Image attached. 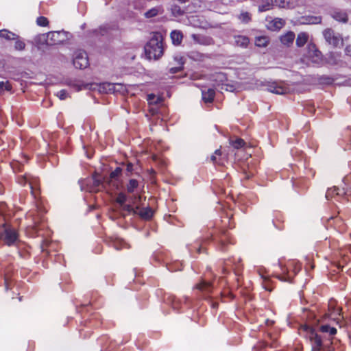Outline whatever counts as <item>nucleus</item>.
Listing matches in <instances>:
<instances>
[{"mask_svg":"<svg viewBox=\"0 0 351 351\" xmlns=\"http://www.w3.org/2000/svg\"><path fill=\"white\" fill-rule=\"evenodd\" d=\"M0 241L8 246L16 245L20 241L18 231L5 222L0 226Z\"/></svg>","mask_w":351,"mask_h":351,"instance_id":"obj_2","label":"nucleus"},{"mask_svg":"<svg viewBox=\"0 0 351 351\" xmlns=\"http://www.w3.org/2000/svg\"><path fill=\"white\" fill-rule=\"evenodd\" d=\"M122 169L119 167L112 171L109 177V182H117L122 173Z\"/></svg>","mask_w":351,"mask_h":351,"instance_id":"obj_25","label":"nucleus"},{"mask_svg":"<svg viewBox=\"0 0 351 351\" xmlns=\"http://www.w3.org/2000/svg\"><path fill=\"white\" fill-rule=\"evenodd\" d=\"M345 53L346 55L351 56V45H348L346 47Z\"/></svg>","mask_w":351,"mask_h":351,"instance_id":"obj_48","label":"nucleus"},{"mask_svg":"<svg viewBox=\"0 0 351 351\" xmlns=\"http://www.w3.org/2000/svg\"><path fill=\"white\" fill-rule=\"evenodd\" d=\"M295 39V34L294 32L289 31L287 32L285 34L280 36V42L287 47H289L293 44V40Z\"/></svg>","mask_w":351,"mask_h":351,"instance_id":"obj_13","label":"nucleus"},{"mask_svg":"<svg viewBox=\"0 0 351 351\" xmlns=\"http://www.w3.org/2000/svg\"><path fill=\"white\" fill-rule=\"evenodd\" d=\"M275 5H278L280 8H286L288 6V1L287 0H276V3H275Z\"/></svg>","mask_w":351,"mask_h":351,"instance_id":"obj_43","label":"nucleus"},{"mask_svg":"<svg viewBox=\"0 0 351 351\" xmlns=\"http://www.w3.org/2000/svg\"><path fill=\"white\" fill-rule=\"evenodd\" d=\"M302 329L306 332V337L309 339L312 345L313 351H319L322 348V340L315 330L308 325H304Z\"/></svg>","mask_w":351,"mask_h":351,"instance_id":"obj_3","label":"nucleus"},{"mask_svg":"<svg viewBox=\"0 0 351 351\" xmlns=\"http://www.w3.org/2000/svg\"><path fill=\"white\" fill-rule=\"evenodd\" d=\"M145 52L148 59L158 60L164 52L163 38L160 34L156 33L145 46Z\"/></svg>","mask_w":351,"mask_h":351,"instance_id":"obj_1","label":"nucleus"},{"mask_svg":"<svg viewBox=\"0 0 351 351\" xmlns=\"http://www.w3.org/2000/svg\"><path fill=\"white\" fill-rule=\"evenodd\" d=\"M230 143L236 149H239L245 145L244 141L240 138H237L235 141H230Z\"/></svg>","mask_w":351,"mask_h":351,"instance_id":"obj_33","label":"nucleus"},{"mask_svg":"<svg viewBox=\"0 0 351 351\" xmlns=\"http://www.w3.org/2000/svg\"><path fill=\"white\" fill-rule=\"evenodd\" d=\"M171 38L173 45H179L182 43L183 34L180 31L173 30L171 33Z\"/></svg>","mask_w":351,"mask_h":351,"instance_id":"obj_19","label":"nucleus"},{"mask_svg":"<svg viewBox=\"0 0 351 351\" xmlns=\"http://www.w3.org/2000/svg\"><path fill=\"white\" fill-rule=\"evenodd\" d=\"M202 100L205 103H211L215 97V91L213 88H208L202 90Z\"/></svg>","mask_w":351,"mask_h":351,"instance_id":"obj_14","label":"nucleus"},{"mask_svg":"<svg viewBox=\"0 0 351 351\" xmlns=\"http://www.w3.org/2000/svg\"><path fill=\"white\" fill-rule=\"evenodd\" d=\"M152 97H154V95H149V99H152Z\"/></svg>","mask_w":351,"mask_h":351,"instance_id":"obj_59","label":"nucleus"},{"mask_svg":"<svg viewBox=\"0 0 351 351\" xmlns=\"http://www.w3.org/2000/svg\"><path fill=\"white\" fill-rule=\"evenodd\" d=\"M122 210L127 212L128 213H132L133 215H136L137 213V210L139 209L138 206L134 208L130 204H125L121 206Z\"/></svg>","mask_w":351,"mask_h":351,"instance_id":"obj_28","label":"nucleus"},{"mask_svg":"<svg viewBox=\"0 0 351 351\" xmlns=\"http://www.w3.org/2000/svg\"><path fill=\"white\" fill-rule=\"evenodd\" d=\"M330 16L335 21L341 23H347L348 21V16L346 11L335 9L331 11Z\"/></svg>","mask_w":351,"mask_h":351,"instance_id":"obj_9","label":"nucleus"},{"mask_svg":"<svg viewBox=\"0 0 351 351\" xmlns=\"http://www.w3.org/2000/svg\"><path fill=\"white\" fill-rule=\"evenodd\" d=\"M319 330L324 333H328L330 336H333L337 333V329L334 327H331L328 324L322 325L319 327Z\"/></svg>","mask_w":351,"mask_h":351,"instance_id":"obj_26","label":"nucleus"},{"mask_svg":"<svg viewBox=\"0 0 351 351\" xmlns=\"http://www.w3.org/2000/svg\"><path fill=\"white\" fill-rule=\"evenodd\" d=\"M138 186V182L135 179H130L126 185V191L129 193H133Z\"/></svg>","mask_w":351,"mask_h":351,"instance_id":"obj_24","label":"nucleus"},{"mask_svg":"<svg viewBox=\"0 0 351 351\" xmlns=\"http://www.w3.org/2000/svg\"><path fill=\"white\" fill-rule=\"evenodd\" d=\"M308 54L312 58H315L316 60L315 62H317L322 59V53L319 51L315 45L313 43H310L308 45Z\"/></svg>","mask_w":351,"mask_h":351,"instance_id":"obj_15","label":"nucleus"},{"mask_svg":"<svg viewBox=\"0 0 351 351\" xmlns=\"http://www.w3.org/2000/svg\"><path fill=\"white\" fill-rule=\"evenodd\" d=\"M90 182H92V186L90 188V191L97 190L103 184L101 177L97 173L93 174L91 180H88L86 184H89Z\"/></svg>","mask_w":351,"mask_h":351,"instance_id":"obj_12","label":"nucleus"},{"mask_svg":"<svg viewBox=\"0 0 351 351\" xmlns=\"http://www.w3.org/2000/svg\"><path fill=\"white\" fill-rule=\"evenodd\" d=\"M335 56H336L335 53H330V56L328 57V62L329 63H331V64H337V61L336 60Z\"/></svg>","mask_w":351,"mask_h":351,"instance_id":"obj_45","label":"nucleus"},{"mask_svg":"<svg viewBox=\"0 0 351 351\" xmlns=\"http://www.w3.org/2000/svg\"><path fill=\"white\" fill-rule=\"evenodd\" d=\"M190 58H193V59H195L196 57L195 56H193V54L191 53V55L189 56Z\"/></svg>","mask_w":351,"mask_h":351,"instance_id":"obj_55","label":"nucleus"},{"mask_svg":"<svg viewBox=\"0 0 351 351\" xmlns=\"http://www.w3.org/2000/svg\"><path fill=\"white\" fill-rule=\"evenodd\" d=\"M221 152L220 149H217L215 152V154L216 155H221Z\"/></svg>","mask_w":351,"mask_h":351,"instance_id":"obj_52","label":"nucleus"},{"mask_svg":"<svg viewBox=\"0 0 351 351\" xmlns=\"http://www.w3.org/2000/svg\"><path fill=\"white\" fill-rule=\"evenodd\" d=\"M73 63L76 69H86L89 65L87 53L84 51H77L74 55Z\"/></svg>","mask_w":351,"mask_h":351,"instance_id":"obj_5","label":"nucleus"},{"mask_svg":"<svg viewBox=\"0 0 351 351\" xmlns=\"http://www.w3.org/2000/svg\"><path fill=\"white\" fill-rule=\"evenodd\" d=\"M197 252H198L199 253H200V252H201V247H199L197 248Z\"/></svg>","mask_w":351,"mask_h":351,"instance_id":"obj_61","label":"nucleus"},{"mask_svg":"<svg viewBox=\"0 0 351 351\" xmlns=\"http://www.w3.org/2000/svg\"><path fill=\"white\" fill-rule=\"evenodd\" d=\"M322 22V17L319 16H306L302 17V23L304 24H319Z\"/></svg>","mask_w":351,"mask_h":351,"instance_id":"obj_20","label":"nucleus"},{"mask_svg":"<svg viewBox=\"0 0 351 351\" xmlns=\"http://www.w3.org/2000/svg\"><path fill=\"white\" fill-rule=\"evenodd\" d=\"M19 182L21 184H25L27 183L29 184V188L31 189V193L32 195L36 198V191L37 189L38 184V180L37 178L34 177L31 175H25L23 176H21L19 178Z\"/></svg>","mask_w":351,"mask_h":351,"instance_id":"obj_6","label":"nucleus"},{"mask_svg":"<svg viewBox=\"0 0 351 351\" xmlns=\"http://www.w3.org/2000/svg\"><path fill=\"white\" fill-rule=\"evenodd\" d=\"M173 308H176L177 307L176 306V305H175V304H173Z\"/></svg>","mask_w":351,"mask_h":351,"instance_id":"obj_64","label":"nucleus"},{"mask_svg":"<svg viewBox=\"0 0 351 351\" xmlns=\"http://www.w3.org/2000/svg\"><path fill=\"white\" fill-rule=\"evenodd\" d=\"M171 12L173 16L177 17L184 14L185 12L178 5H172Z\"/></svg>","mask_w":351,"mask_h":351,"instance_id":"obj_27","label":"nucleus"},{"mask_svg":"<svg viewBox=\"0 0 351 351\" xmlns=\"http://www.w3.org/2000/svg\"><path fill=\"white\" fill-rule=\"evenodd\" d=\"M114 86H115L114 84L106 83V82L102 83V84H99V91L104 92L106 93L114 92Z\"/></svg>","mask_w":351,"mask_h":351,"instance_id":"obj_23","label":"nucleus"},{"mask_svg":"<svg viewBox=\"0 0 351 351\" xmlns=\"http://www.w3.org/2000/svg\"><path fill=\"white\" fill-rule=\"evenodd\" d=\"M133 171V165L130 162L128 163L126 165V172H127V176H129V173H132Z\"/></svg>","mask_w":351,"mask_h":351,"instance_id":"obj_47","label":"nucleus"},{"mask_svg":"<svg viewBox=\"0 0 351 351\" xmlns=\"http://www.w3.org/2000/svg\"><path fill=\"white\" fill-rule=\"evenodd\" d=\"M308 35L306 32H300L298 34L297 38H296V45L298 47H303L308 41Z\"/></svg>","mask_w":351,"mask_h":351,"instance_id":"obj_21","label":"nucleus"},{"mask_svg":"<svg viewBox=\"0 0 351 351\" xmlns=\"http://www.w3.org/2000/svg\"><path fill=\"white\" fill-rule=\"evenodd\" d=\"M267 43L268 40L265 36H259L256 38L255 44L258 47H266Z\"/></svg>","mask_w":351,"mask_h":351,"instance_id":"obj_32","label":"nucleus"},{"mask_svg":"<svg viewBox=\"0 0 351 351\" xmlns=\"http://www.w3.org/2000/svg\"><path fill=\"white\" fill-rule=\"evenodd\" d=\"M210 159H211V160H212L213 162H215V161H216V156H214V155H213V156H211Z\"/></svg>","mask_w":351,"mask_h":351,"instance_id":"obj_53","label":"nucleus"},{"mask_svg":"<svg viewBox=\"0 0 351 351\" xmlns=\"http://www.w3.org/2000/svg\"><path fill=\"white\" fill-rule=\"evenodd\" d=\"M211 287L210 283L207 282H202V283L197 285V288L200 290L207 291L209 290Z\"/></svg>","mask_w":351,"mask_h":351,"instance_id":"obj_39","label":"nucleus"},{"mask_svg":"<svg viewBox=\"0 0 351 351\" xmlns=\"http://www.w3.org/2000/svg\"><path fill=\"white\" fill-rule=\"evenodd\" d=\"M234 41L237 46L241 47H246L250 43V40L247 36L240 35L234 37Z\"/></svg>","mask_w":351,"mask_h":351,"instance_id":"obj_22","label":"nucleus"},{"mask_svg":"<svg viewBox=\"0 0 351 351\" xmlns=\"http://www.w3.org/2000/svg\"><path fill=\"white\" fill-rule=\"evenodd\" d=\"M152 97H154V95H149V99H152Z\"/></svg>","mask_w":351,"mask_h":351,"instance_id":"obj_58","label":"nucleus"},{"mask_svg":"<svg viewBox=\"0 0 351 351\" xmlns=\"http://www.w3.org/2000/svg\"><path fill=\"white\" fill-rule=\"evenodd\" d=\"M12 86L8 82H0V90H10Z\"/></svg>","mask_w":351,"mask_h":351,"instance_id":"obj_42","label":"nucleus"},{"mask_svg":"<svg viewBox=\"0 0 351 351\" xmlns=\"http://www.w3.org/2000/svg\"><path fill=\"white\" fill-rule=\"evenodd\" d=\"M36 23L39 26L45 27L48 25L49 21L45 16H39L37 18Z\"/></svg>","mask_w":351,"mask_h":351,"instance_id":"obj_37","label":"nucleus"},{"mask_svg":"<svg viewBox=\"0 0 351 351\" xmlns=\"http://www.w3.org/2000/svg\"><path fill=\"white\" fill-rule=\"evenodd\" d=\"M84 180H79V184L80 185V188H81L82 191L84 190V185H83L84 184Z\"/></svg>","mask_w":351,"mask_h":351,"instance_id":"obj_50","label":"nucleus"},{"mask_svg":"<svg viewBox=\"0 0 351 351\" xmlns=\"http://www.w3.org/2000/svg\"><path fill=\"white\" fill-rule=\"evenodd\" d=\"M60 99L64 100L68 97V93L66 90L62 89L58 91L56 95Z\"/></svg>","mask_w":351,"mask_h":351,"instance_id":"obj_40","label":"nucleus"},{"mask_svg":"<svg viewBox=\"0 0 351 351\" xmlns=\"http://www.w3.org/2000/svg\"><path fill=\"white\" fill-rule=\"evenodd\" d=\"M68 85L75 88L77 91L81 90L82 88H88V84H80L75 81H70Z\"/></svg>","mask_w":351,"mask_h":351,"instance_id":"obj_29","label":"nucleus"},{"mask_svg":"<svg viewBox=\"0 0 351 351\" xmlns=\"http://www.w3.org/2000/svg\"><path fill=\"white\" fill-rule=\"evenodd\" d=\"M238 18L241 22L244 23H249L252 19L251 14L249 13L248 12H241L238 16Z\"/></svg>","mask_w":351,"mask_h":351,"instance_id":"obj_31","label":"nucleus"},{"mask_svg":"<svg viewBox=\"0 0 351 351\" xmlns=\"http://www.w3.org/2000/svg\"><path fill=\"white\" fill-rule=\"evenodd\" d=\"M217 306H218V303L217 302H212V307L213 308H217Z\"/></svg>","mask_w":351,"mask_h":351,"instance_id":"obj_51","label":"nucleus"},{"mask_svg":"<svg viewBox=\"0 0 351 351\" xmlns=\"http://www.w3.org/2000/svg\"><path fill=\"white\" fill-rule=\"evenodd\" d=\"M164 12L161 6H156L154 8H152L147 10L144 16L147 19L152 18L158 14H161Z\"/></svg>","mask_w":351,"mask_h":351,"instance_id":"obj_16","label":"nucleus"},{"mask_svg":"<svg viewBox=\"0 0 351 351\" xmlns=\"http://www.w3.org/2000/svg\"><path fill=\"white\" fill-rule=\"evenodd\" d=\"M182 69V66H181L171 67L169 69V73L171 74H174V73H176L180 71Z\"/></svg>","mask_w":351,"mask_h":351,"instance_id":"obj_46","label":"nucleus"},{"mask_svg":"<svg viewBox=\"0 0 351 351\" xmlns=\"http://www.w3.org/2000/svg\"><path fill=\"white\" fill-rule=\"evenodd\" d=\"M338 222H341L340 219H336V223H337Z\"/></svg>","mask_w":351,"mask_h":351,"instance_id":"obj_56","label":"nucleus"},{"mask_svg":"<svg viewBox=\"0 0 351 351\" xmlns=\"http://www.w3.org/2000/svg\"><path fill=\"white\" fill-rule=\"evenodd\" d=\"M325 40L330 45L337 47L340 43V38L336 36L334 31L331 29H326L323 32Z\"/></svg>","mask_w":351,"mask_h":351,"instance_id":"obj_8","label":"nucleus"},{"mask_svg":"<svg viewBox=\"0 0 351 351\" xmlns=\"http://www.w3.org/2000/svg\"><path fill=\"white\" fill-rule=\"evenodd\" d=\"M213 80L219 81L220 82H223L226 80V75L223 73H218L213 75Z\"/></svg>","mask_w":351,"mask_h":351,"instance_id":"obj_38","label":"nucleus"},{"mask_svg":"<svg viewBox=\"0 0 351 351\" xmlns=\"http://www.w3.org/2000/svg\"><path fill=\"white\" fill-rule=\"evenodd\" d=\"M327 351H333V350L332 348H329Z\"/></svg>","mask_w":351,"mask_h":351,"instance_id":"obj_62","label":"nucleus"},{"mask_svg":"<svg viewBox=\"0 0 351 351\" xmlns=\"http://www.w3.org/2000/svg\"><path fill=\"white\" fill-rule=\"evenodd\" d=\"M339 190L338 189L334 187L332 189H328L326 193V198L327 199H330V198L333 197L334 194L339 195V192H337V191Z\"/></svg>","mask_w":351,"mask_h":351,"instance_id":"obj_36","label":"nucleus"},{"mask_svg":"<svg viewBox=\"0 0 351 351\" xmlns=\"http://www.w3.org/2000/svg\"><path fill=\"white\" fill-rule=\"evenodd\" d=\"M5 285L6 290H8L9 289L10 282L7 275H5Z\"/></svg>","mask_w":351,"mask_h":351,"instance_id":"obj_49","label":"nucleus"},{"mask_svg":"<svg viewBox=\"0 0 351 351\" xmlns=\"http://www.w3.org/2000/svg\"><path fill=\"white\" fill-rule=\"evenodd\" d=\"M123 245H125V243L121 240H116L112 243V246L117 250H121Z\"/></svg>","mask_w":351,"mask_h":351,"instance_id":"obj_41","label":"nucleus"},{"mask_svg":"<svg viewBox=\"0 0 351 351\" xmlns=\"http://www.w3.org/2000/svg\"><path fill=\"white\" fill-rule=\"evenodd\" d=\"M285 23V21L282 19L276 18L269 23V29L273 31L280 29Z\"/></svg>","mask_w":351,"mask_h":351,"instance_id":"obj_18","label":"nucleus"},{"mask_svg":"<svg viewBox=\"0 0 351 351\" xmlns=\"http://www.w3.org/2000/svg\"><path fill=\"white\" fill-rule=\"evenodd\" d=\"M195 56L197 57V58L200 56V55H199L198 53L195 54Z\"/></svg>","mask_w":351,"mask_h":351,"instance_id":"obj_63","label":"nucleus"},{"mask_svg":"<svg viewBox=\"0 0 351 351\" xmlns=\"http://www.w3.org/2000/svg\"><path fill=\"white\" fill-rule=\"evenodd\" d=\"M68 38V33L64 31L51 32L47 34V40L51 41V45L62 43Z\"/></svg>","mask_w":351,"mask_h":351,"instance_id":"obj_7","label":"nucleus"},{"mask_svg":"<svg viewBox=\"0 0 351 351\" xmlns=\"http://www.w3.org/2000/svg\"><path fill=\"white\" fill-rule=\"evenodd\" d=\"M152 97H154V95H149V99H152Z\"/></svg>","mask_w":351,"mask_h":351,"instance_id":"obj_60","label":"nucleus"},{"mask_svg":"<svg viewBox=\"0 0 351 351\" xmlns=\"http://www.w3.org/2000/svg\"><path fill=\"white\" fill-rule=\"evenodd\" d=\"M136 215H139L143 219L149 220L153 217L154 210L149 206L143 208H139Z\"/></svg>","mask_w":351,"mask_h":351,"instance_id":"obj_11","label":"nucleus"},{"mask_svg":"<svg viewBox=\"0 0 351 351\" xmlns=\"http://www.w3.org/2000/svg\"><path fill=\"white\" fill-rule=\"evenodd\" d=\"M267 89L268 91L277 95H285L289 92V87L282 81L272 82L267 84Z\"/></svg>","mask_w":351,"mask_h":351,"instance_id":"obj_4","label":"nucleus"},{"mask_svg":"<svg viewBox=\"0 0 351 351\" xmlns=\"http://www.w3.org/2000/svg\"><path fill=\"white\" fill-rule=\"evenodd\" d=\"M15 43H14V49L18 51H22L24 50L25 48V43L21 40L18 39H15Z\"/></svg>","mask_w":351,"mask_h":351,"instance_id":"obj_34","label":"nucleus"},{"mask_svg":"<svg viewBox=\"0 0 351 351\" xmlns=\"http://www.w3.org/2000/svg\"><path fill=\"white\" fill-rule=\"evenodd\" d=\"M256 2L258 3V12H263L271 10L276 0H256Z\"/></svg>","mask_w":351,"mask_h":351,"instance_id":"obj_10","label":"nucleus"},{"mask_svg":"<svg viewBox=\"0 0 351 351\" xmlns=\"http://www.w3.org/2000/svg\"><path fill=\"white\" fill-rule=\"evenodd\" d=\"M325 79L327 80V82H330L331 80V78H330L328 77H326Z\"/></svg>","mask_w":351,"mask_h":351,"instance_id":"obj_54","label":"nucleus"},{"mask_svg":"<svg viewBox=\"0 0 351 351\" xmlns=\"http://www.w3.org/2000/svg\"><path fill=\"white\" fill-rule=\"evenodd\" d=\"M0 38H4L7 40H14L19 38V36L6 29L0 30Z\"/></svg>","mask_w":351,"mask_h":351,"instance_id":"obj_17","label":"nucleus"},{"mask_svg":"<svg viewBox=\"0 0 351 351\" xmlns=\"http://www.w3.org/2000/svg\"><path fill=\"white\" fill-rule=\"evenodd\" d=\"M174 60L178 62V66H181L183 67L184 64V58L180 56H176Z\"/></svg>","mask_w":351,"mask_h":351,"instance_id":"obj_44","label":"nucleus"},{"mask_svg":"<svg viewBox=\"0 0 351 351\" xmlns=\"http://www.w3.org/2000/svg\"><path fill=\"white\" fill-rule=\"evenodd\" d=\"M261 278L263 279V288L268 291H271L273 288L271 287V286L270 285L269 278L268 276H264L263 274H261Z\"/></svg>","mask_w":351,"mask_h":351,"instance_id":"obj_30","label":"nucleus"},{"mask_svg":"<svg viewBox=\"0 0 351 351\" xmlns=\"http://www.w3.org/2000/svg\"><path fill=\"white\" fill-rule=\"evenodd\" d=\"M137 198H138V199H141V196H138V197L135 196V197H134V199H137Z\"/></svg>","mask_w":351,"mask_h":351,"instance_id":"obj_57","label":"nucleus"},{"mask_svg":"<svg viewBox=\"0 0 351 351\" xmlns=\"http://www.w3.org/2000/svg\"><path fill=\"white\" fill-rule=\"evenodd\" d=\"M127 200V196L123 193H119L117 197L116 202L122 206L125 204Z\"/></svg>","mask_w":351,"mask_h":351,"instance_id":"obj_35","label":"nucleus"}]
</instances>
